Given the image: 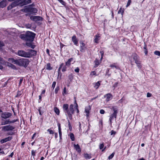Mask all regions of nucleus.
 I'll return each instance as SVG.
<instances>
[{
    "label": "nucleus",
    "mask_w": 160,
    "mask_h": 160,
    "mask_svg": "<svg viewBox=\"0 0 160 160\" xmlns=\"http://www.w3.org/2000/svg\"><path fill=\"white\" fill-rule=\"evenodd\" d=\"M56 84V82L54 81L53 82V83H52V86L51 87V88H52V89H54V88Z\"/></svg>",
    "instance_id": "58836bf2"
},
{
    "label": "nucleus",
    "mask_w": 160,
    "mask_h": 160,
    "mask_svg": "<svg viewBox=\"0 0 160 160\" xmlns=\"http://www.w3.org/2000/svg\"><path fill=\"white\" fill-rule=\"evenodd\" d=\"M8 4L7 0H3L0 2V8H3L5 7Z\"/></svg>",
    "instance_id": "4468645a"
},
{
    "label": "nucleus",
    "mask_w": 160,
    "mask_h": 160,
    "mask_svg": "<svg viewBox=\"0 0 160 160\" xmlns=\"http://www.w3.org/2000/svg\"><path fill=\"white\" fill-rule=\"evenodd\" d=\"M58 134L57 133H55V137L56 138L58 137Z\"/></svg>",
    "instance_id": "680f3d73"
},
{
    "label": "nucleus",
    "mask_w": 160,
    "mask_h": 160,
    "mask_svg": "<svg viewBox=\"0 0 160 160\" xmlns=\"http://www.w3.org/2000/svg\"><path fill=\"white\" fill-rule=\"evenodd\" d=\"M100 82L98 81L97 82L95 83V86H94V88H95L96 89H98L99 86L100 85Z\"/></svg>",
    "instance_id": "bb28decb"
},
{
    "label": "nucleus",
    "mask_w": 160,
    "mask_h": 160,
    "mask_svg": "<svg viewBox=\"0 0 160 160\" xmlns=\"http://www.w3.org/2000/svg\"><path fill=\"white\" fill-rule=\"evenodd\" d=\"M115 63H114L113 64H111L110 65V67L112 68H115L116 69H118L119 68V67L118 66H115Z\"/></svg>",
    "instance_id": "72a5a7b5"
},
{
    "label": "nucleus",
    "mask_w": 160,
    "mask_h": 160,
    "mask_svg": "<svg viewBox=\"0 0 160 160\" xmlns=\"http://www.w3.org/2000/svg\"><path fill=\"white\" fill-rule=\"evenodd\" d=\"M104 96L106 98V101L107 102L109 101L112 98V96L110 93L106 94Z\"/></svg>",
    "instance_id": "ddd939ff"
},
{
    "label": "nucleus",
    "mask_w": 160,
    "mask_h": 160,
    "mask_svg": "<svg viewBox=\"0 0 160 160\" xmlns=\"http://www.w3.org/2000/svg\"><path fill=\"white\" fill-rule=\"evenodd\" d=\"M46 68V69L49 70H51L52 69V68L51 66V64L50 63H48L47 64Z\"/></svg>",
    "instance_id": "b1692460"
},
{
    "label": "nucleus",
    "mask_w": 160,
    "mask_h": 160,
    "mask_svg": "<svg viewBox=\"0 0 160 160\" xmlns=\"http://www.w3.org/2000/svg\"><path fill=\"white\" fill-rule=\"evenodd\" d=\"M59 89V88L58 87H57L56 88L55 90V93L57 94L58 93Z\"/></svg>",
    "instance_id": "de8ad7c7"
},
{
    "label": "nucleus",
    "mask_w": 160,
    "mask_h": 160,
    "mask_svg": "<svg viewBox=\"0 0 160 160\" xmlns=\"http://www.w3.org/2000/svg\"><path fill=\"white\" fill-rule=\"evenodd\" d=\"M7 0L8 1V0ZM8 1L9 2L14 1L11 5L8 6L7 9L8 10L11 9L18 5L22 6L31 2V0H8Z\"/></svg>",
    "instance_id": "f257e3e1"
},
{
    "label": "nucleus",
    "mask_w": 160,
    "mask_h": 160,
    "mask_svg": "<svg viewBox=\"0 0 160 160\" xmlns=\"http://www.w3.org/2000/svg\"><path fill=\"white\" fill-rule=\"evenodd\" d=\"M29 64L28 59L22 58L17 60L16 64L19 66L26 67Z\"/></svg>",
    "instance_id": "39448f33"
},
{
    "label": "nucleus",
    "mask_w": 160,
    "mask_h": 160,
    "mask_svg": "<svg viewBox=\"0 0 160 160\" xmlns=\"http://www.w3.org/2000/svg\"><path fill=\"white\" fill-rule=\"evenodd\" d=\"M152 94L149 92H148L147 93V96L148 97H150L151 96Z\"/></svg>",
    "instance_id": "6e6d98bb"
},
{
    "label": "nucleus",
    "mask_w": 160,
    "mask_h": 160,
    "mask_svg": "<svg viewBox=\"0 0 160 160\" xmlns=\"http://www.w3.org/2000/svg\"><path fill=\"white\" fill-rule=\"evenodd\" d=\"M4 45V43L0 41V48L3 46Z\"/></svg>",
    "instance_id": "603ef678"
},
{
    "label": "nucleus",
    "mask_w": 160,
    "mask_h": 160,
    "mask_svg": "<svg viewBox=\"0 0 160 160\" xmlns=\"http://www.w3.org/2000/svg\"><path fill=\"white\" fill-rule=\"evenodd\" d=\"M91 109V107L90 105H88L85 107V112L86 113V115L87 117H88L89 115L90 110Z\"/></svg>",
    "instance_id": "f8f14e48"
},
{
    "label": "nucleus",
    "mask_w": 160,
    "mask_h": 160,
    "mask_svg": "<svg viewBox=\"0 0 160 160\" xmlns=\"http://www.w3.org/2000/svg\"><path fill=\"white\" fill-rule=\"evenodd\" d=\"M73 60V58H71L69 59L68 61L66 62V65L68 66H70L71 64V62Z\"/></svg>",
    "instance_id": "4be33fe9"
},
{
    "label": "nucleus",
    "mask_w": 160,
    "mask_h": 160,
    "mask_svg": "<svg viewBox=\"0 0 160 160\" xmlns=\"http://www.w3.org/2000/svg\"><path fill=\"white\" fill-rule=\"evenodd\" d=\"M72 39L74 44L78 46V40L75 35H74L72 37Z\"/></svg>",
    "instance_id": "dca6fc26"
},
{
    "label": "nucleus",
    "mask_w": 160,
    "mask_h": 160,
    "mask_svg": "<svg viewBox=\"0 0 160 160\" xmlns=\"http://www.w3.org/2000/svg\"><path fill=\"white\" fill-rule=\"evenodd\" d=\"M12 114L10 112H6L2 113L1 115V117L4 119H7L10 117Z\"/></svg>",
    "instance_id": "1a4fd4ad"
},
{
    "label": "nucleus",
    "mask_w": 160,
    "mask_h": 160,
    "mask_svg": "<svg viewBox=\"0 0 160 160\" xmlns=\"http://www.w3.org/2000/svg\"><path fill=\"white\" fill-rule=\"evenodd\" d=\"M84 157L86 159H90L91 158V156L88 154H85L84 155Z\"/></svg>",
    "instance_id": "f704fd0d"
},
{
    "label": "nucleus",
    "mask_w": 160,
    "mask_h": 160,
    "mask_svg": "<svg viewBox=\"0 0 160 160\" xmlns=\"http://www.w3.org/2000/svg\"><path fill=\"white\" fill-rule=\"evenodd\" d=\"M8 66H9V67H11V68H13V69L16 68L15 66L12 64L9 63L8 65Z\"/></svg>",
    "instance_id": "e433bc0d"
},
{
    "label": "nucleus",
    "mask_w": 160,
    "mask_h": 160,
    "mask_svg": "<svg viewBox=\"0 0 160 160\" xmlns=\"http://www.w3.org/2000/svg\"><path fill=\"white\" fill-rule=\"evenodd\" d=\"M68 77L70 81H72L73 78V75L72 73H70L69 74Z\"/></svg>",
    "instance_id": "a878e982"
},
{
    "label": "nucleus",
    "mask_w": 160,
    "mask_h": 160,
    "mask_svg": "<svg viewBox=\"0 0 160 160\" xmlns=\"http://www.w3.org/2000/svg\"><path fill=\"white\" fill-rule=\"evenodd\" d=\"M131 2V0H128L127 5H126V7H128L130 5Z\"/></svg>",
    "instance_id": "37998d69"
},
{
    "label": "nucleus",
    "mask_w": 160,
    "mask_h": 160,
    "mask_svg": "<svg viewBox=\"0 0 160 160\" xmlns=\"http://www.w3.org/2000/svg\"><path fill=\"white\" fill-rule=\"evenodd\" d=\"M12 137L9 136L6 138L2 139L0 140V142L2 144L7 141H9L12 139Z\"/></svg>",
    "instance_id": "2eb2a0df"
},
{
    "label": "nucleus",
    "mask_w": 160,
    "mask_h": 160,
    "mask_svg": "<svg viewBox=\"0 0 160 160\" xmlns=\"http://www.w3.org/2000/svg\"><path fill=\"white\" fill-rule=\"evenodd\" d=\"M136 64L137 65V66L138 68L140 69L142 67V65L141 64L140 61H139L137 63H136Z\"/></svg>",
    "instance_id": "7c9ffc66"
},
{
    "label": "nucleus",
    "mask_w": 160,
    "mask_h": 160,
    "mask_svg": "<svg viewBox=\"0 0 160 160\" xmlns=\"http://www.w3.org/2000/svg\"><path fill=\"white\" fill-rule=\"evenodd\" d=\"M35 35V33L28 31L25 34H21L19 37L23 40L32 42L34 40Z\"/></svg>",
    "instance_id": "20e7f679"
},
{
    "label": "nucleus",
    "mask_w": 160,
    "mask_h": 160,
    "mask_svg": "<svg viewBox=\"0 0 160 160\" xmlns=\"http://www.w3.org/2000/svg\"><path fill=\"white\" fill-rule=\"evenodd\" d=\"M132 56L133 59L135 61V63L140 61L138 59L139 57L136 54L134 53Z\"/></svg>",
    "instance_id": "f3484780"
},
{
    "label": "nucleus",
    "mask_w": 160,
    "mask_h": 160,
    "mask_svg": "<svg viewBox=\"0 0 160 160\" xmlns=\"http://www.w3.org/2000/svg\"><path fill=\"white\" fill-rule=\"evenodd\" d=\"M66 87H64V88L63 89V92L64 94H66Z\"/></svg>",
    "instance_id": "4d7b16f0"
},
{
    "label": "nucleus",
    "mask_w": 160,
    "mask_h": 160,
    "mask_svg": "<svg viewBox=\"0 0 160 160\" xmlns=\"http://www.w3.org/2000/svg\"><path fill=\"white\" fill-rule=\"evenodd\" d=\"M68 125L69 127H71V128H72V126L71 125L70 123V122L69 120H68Z\"/></svg>",
    "instance_id": "052dcab7"
},
{
    "label": "nucleus",
    "mask_w": 160,
    "mask_h": 160,
    "mask_svg": "<svg viewBox=\"0 0 160 160\" xmlns=\"http://www.w3.org/2000/svg\"><path fill=\"white\" fill-rule=\"evenodd\" d=\"M17 120L16 119V120H12V121H9V123H14L15 122H17Z\"/></svg>",
    "instance_id": "49530a36"
},
{
    "label": "nucleus",
    "mask_w": 160,
    "mask_h": 160,
    "mask_svg": "<svg viewBox=\"0 0 160 160\" xmlns=\"http://www.w3.org/2000/svg\"><path fill=\"white\" fill-rule=\"evenodd\" d=\"M69 105L68 104H64L63 106V110L66 115L68 116L69 119L71 120L72 119V115L73 114L74 105L71 104L68 108Z\"/></svg>",
    "instance_id": "f03ea898"
},
{
    "label": "nucleus",
    "mask_w": 160,
    "mask_h": 160,
    "mask_svg": "<svg viewBox=\"0 0 160 160\" xmlns=\"http://www.w3.org/2000/svg\"><path fill=\"white\" fill-rule=\"evenodd\" d=\"M13 154H14V153H13V152H12L11 154H10V155H9V156L11 157H12V156L13 155Z\"/></svg>",
    "instance_id": "338daca9"
},
{
    "label": "nucleus",
    "mask_w": 160,
    "mask_h": 160,
    "mask_svg": "<svg viewBox=\"0 0 160 160\" xmlns=\"http://www.w3.org/2000/svg\"><path fill=\"white\" fill-rule=\"evenodd\" d=\"M143 48H144V50H147V47L145 43H144V47Z\"/></svg>",
    "instance_id": "0e129e2a"
},
{
    "label": "nucleus",
    "mask_w": 160,
    "mask_h": 160,
    "mask_svg": "<svg viewBox=\"0 0 160 160\" xmlns=\"http://www.w3.org/2000/svg\"><path fill=\"white\" fill-rule=\"evenodd\" d=\"M54 111L58 115L59 114L60 111L59 109L55 107L54 108Z\"/></svg>",
    "instance_id": "cd10ccee"
},
{
    "label": "nucleus",
    "mask_w": 160,
    "mask_h": 160,
    "mask_svg": "<svg viewBox=\"0 0 160 160\" xmlns=\"http://www.w3.org/2000/svg\"><path fill=\"white\" fill-rule=\"evenodd\" d=\"M100 34H97L95 36L94 39V42L96 43H98V41L100 40Z\"/></svg>",
    "instance_id": "6ab92c4d"
},
{
    "label": "nucleus",
    "mask_w": 160,
    "mask_h": 160,
    "mask_svg": "<svg viewBox=\"0 0 160 160\" xmlns=\"http://www.w3.org/2000/svg\"><path fill=\"white\" fill-rule=\"evenodd\" d=\"M70 138H71V140L72 141H74L75 140L74 136V135L73 133H70Z\"/></svg>",
    "instance_id": "c85d7f7f"
},
{
    "label": "nucleus",
    "mask_w": 160,
    "mask_h": 160,
    "mask_svg": "<svg viewBox=\"0 0 160 160\" xmlns=\"http://www.w3.org/2000/svg\"><path fill=\"white\" fill-rule=\"evenodd\" d=\"M78 104H76V105L75 106V108L76 109H77V108H78Z\"/></svg>",
    "instance_id": "774afa93"
},
{
    "label": "nucleus",
    "mask_w": 160,
    "mask_h": 160,
    "mask_svg": "<svg viewBox=\"0 0 160 160\" xmlns=\"http://www.w3.org/2000/svg\"><path fill=\"white\" fill-rule=\"evenodd\" d=\"M104 146V144L103 143L100 144L99 145V146L100 149H102L103 148Z\"/></svg>",
    "instance_id": "a19ab883"
},
{
    "label": "nucleus",
    "mask_w": 160,
    "mask_h": 160,
    "mask_svg": "<svg viewBox=\"0 0 160 160\" xmlns=\"http://www.w3.org/2000/svg\"><path fill=\"white\" fill-rule=\"evenodd\" d=\"M37 9L34 8H32L30 6L27 7L24 9V11L26 13H36L37 12Z\"/></svg>",
    "instance_id": "0eeeda50"
},
{
    "label": "nucleus",
    "mask_w": 160,
    "mask_h": 160,
    "mask_svg": "<svg viewBox=\"0 0 160 160\" xmlns=\"http://www.w3.org/2000/svg\"><path fill=\"white\" fill-rule=\"evenodd\" d=\"M37 54V52L32 49L29 50L28 52L23 50H19L17 54L22 57L29 58L35 56Z\"/></svg>",
    "instance_id": "7ed1b4c3"
},
{
    "label": "nucleus",
    "mask_w": 160,
    "mask_h": 160,
    "mask_svg": "<svg viewBox=\"0 0 160 160\" xmlns=\"http://www.w3.org/2000/svg\"><path fill=\"white\" fill-rule=\"evenodd\" d=\"M22 91H18L17 93L16 97H18L20 96L22 93Z\"/></svg>",
    "instance_id": "4c0bfd02"
},
{
    "label": "nucleus",
    "mask_w": 160,
    "mask_h": 160,
    "mask_svg": "<svg viewBox=\"0 0 160 160\" xmlns=\"http://www.w3.org/2000/svg\"><path fill=\"white\" fill-rule=\"evenodd\" d=\"M66 65H64L63 63H62L60 65L58 68V73L59 75V73H60V70L62 68V71L63 72H65L67 70V67L66 66Z\"/></svg>",
    "instance_id": "9b49d317"
},
{
    "label": "nucleus",
    "mask_w": 160,
    "mask_h": 160,
    "mask_svg": "<svg viewBox=\"0 0 160 160\" xmlns=\"http://www.w3.org/2000/svg\"><path fill=\"white\" fill-rule=\"evenodd\" d=\"M80 51L82 52H85L86 47L85 46V44L83 42H82L80 43Z\"/></svg>",
    "instance_id": "a211bd4d"
},
{
    "label": "nucleus",
    "mask_w": 160,
    "mask_h": 160,
    "mask_svg": "<svg viewBox=\"0 0 160 160\" xmlns=\"http://www.w3.org/2000/svg\"><path fill=\"white\" fill-rule=\"evenodd\" d=\"M112 109L113 111V113L110 115L109 118V121L111 124L112 123V120L113 119V118H116L117 113H118V109L117 108L113 107Z\"/></svg>",
    "instance_id": "423d86ee"
},
{
    "label": "nucleus",
    "mask_w": 160,
    "mask_h": 160,
    "mask_svg": "<svg viewBox=\"0 0 160 160\" xmlns=\"http://www.w3.org/2000/svg\"><path fill=\"white\" fill-rule=\"evenodd\" d=\"M100 113L101 114H104L105 113V111L103 109H101L100 110Z\"/></svg>",
    "instance_id": "3c124183"
},
{
    "label": "nucleus",
    "mask_w": 160,
    "mask_h": 160,
    "mask_svg": "<svg viewBox=\"0 0 160 160\" xmlns=\"http://www.w3.org/2000/svg\"><path fill=\"white\" fill-rule=\"evenodd\" d=\"M75 72H79V69L78 67L75 70Z\"/></svg>",
    "instance_id": "8fccbe9b"
},
{
    "label": "nucleus",
    "mask_w": 160,
    "mask_h": 160,
    "mask_svg": "<svg viewBox=\"0 0 160 160\" xmlns=\"http://www.w3.org/2000/svg\"><path fill=\"white\" fill-rule=\"evenodd\" d=\"M115 154V152H113L111 155L109 156L108 158V159L109 160L112 159L114 157Z\"/></svg>",
    "instance_id": "c756f323"
},
{
    "label": "nucleus",
    "mask_w": 160,
    "mask_h": 160,
    "mask_svg": "<svg viewBox=\"0 0 160 160\" xmlns=\"http://www.w3.org/2000/svg\"><path fill=\"white\" fill-rule=\"evenodd\" d=\"M154 54L157 56H160V52L158 51H155L154 52Z\"/></svg>",
    "instance_id": "c9c22d12"
},
{
    "label": "nucleus",
    "mask_w": 160,
    "mask_h": 160,
    "mask_svg": "<svg viewBox=\"0 0 160 160\" xmlns=\"http://www.w3.org/2000/svg\"><path fill=\"white\" fill-rule=\"evenodd\" d=\"M36 135V133H34L33 134V135L32 136V139H34V138Z\"/></svg>",
    "instance_id": "e2e57ef3"
},
{
    "label": "nucleus",
    "mask_w": 160,
    "mask_h": 160,
    "mask_svg": "<svg viewBox=\"0 0 160 160\" xmlns=\"http://www.w3.org/2000/svg\"><path fill=\"white\" fill-rule=\"evenodd\" d=\"M111 135H114L116 133V132L115 131H114L113 130H112L111 132Z\"/></svg>",
    "instance_id": "a18cd8bd"
},
{
    "label": "nucleus",
    "mask_w": 160,
    "mask_h": 160,
    "mask_svg": "<svg viewBox=\"0 0 160 160\" xmlns=\"http://www.w3.org/2000/svg\"><path fill=\"white\" fill-rule=\"evenodd\" d=\"M74 147L76 151L80 153L81 152V149L78 144H77L76 145L74 144Z\"/></svg>",
    "instance_id": "aec40b11"
},
{
    "label": "nucleus",
    "mask_w": 160,
    "mask_h": 160,
    "mask_svg": "<svg viewBox=\"0 0 160 160\" xmlns=\"http://www.w3.org/2000/svg\"><path fill=\"white\" fill-rule=\"evenodd\" d=\"M47 131L49 132V133L50 134L53 135L54 133V131L51 130L50 129H48L47 130Z\"/></svg>",
    "instance_id": "2f4dec72"
},
{
    "label": "nucleus",
    "mask_w": 160,
    "mask_h": 160,
    "mask_svg": "<svg viewBox=\"0 0 160 160\" xmlns=\"http://www.w3.org/2000/svg\"><path fill=\"white\" fill-rule=\"evenodd\" d=\"M32 44L30 42H27L26 43V45L29 47H31V46L32 45Z\"/></svg>",
    "instance_id": "c03bdc74"
},
{
    "label": "nucleus",
    "mask_w": 160,
    "mask_h": 160,
    "mask_svg": "<svg viewBox=\"0 0 160 160\" xmlns=\"http://www.w3.org/2000/svg\"><path fill=\"white\" fill-rule=\"evenodd\" d=\"M60 3L64 6L66 5V3L62 0H58Z\"/></svg>",
    "instance_id": "473e14b6"
},
{
    "label": "nucleus",
    "mask_w": 160,
    "mask_h": 160,
    "mask_svg": "<svg viewBox=\"0 0 160 160\" xmlns=\"http://www.w3.org/2000/svg\"><path fill=\"white\" fill-rule=\"evenodd\" d=\"M58 132H59V137L60 138H61V137H62V131H61V126H60V124L59 123H58Z\"/></svg>",
    "instance_id": "412c9836"
},
{
    "label": "nucleus",
    "mask_w": 160,
    "mask_h": 160,
    "mask_svg": "<svg viewBox=\"0 0 160 160\" xmlns=\"http://www.w3.org/2000/svg\"><path fill=\"white\" fill-rule=\"evenodd\" d=\"M23 81V78H20L19 81V85L20 86L22 82Z\"/></svg>",
    "instance_id": "864d4df0"
},
{
    "label": "nucleus",
    "mask_w": 160,
    "mask_h": 160,
    "mask_svg": "<svg viewBox=\"0 0 160 160\" xmlns=\"http://www.w3.org/2000/svg\"><path fill=\"white\" fill-rule=\"evenodd\" d=\"M5 122V125H6V124H10L9 123V120H6L5 122Z\"/></svg>",
    "instance_id": "5fc2aeb1"
},
{
    "label": "nucleus",
    "mask_w": 160,
    "mask_h": 160,
    "mask_svg": "<svg viewBox=\"0 0 160 160\" xmlns=\"http://www.w3.org/2000/svg\"><path fill=\"white\" fill-rule=\"evenodd\" d=\"M96 74V72L95 71H92L91 72L90 75L91 76V77H92L93 76L95 75Z\"/></svg>",
    "instance_id": "ea45409f"
},
{
    "label": "nucleus",
    "mask_w": 160,
    "mask_h": 160,
    "mask_svg": "<svg viewBox=\"0 0 160 160\" xmlns=\"http://www.w3.org/2000/svg\"><path fill=\"white\" fill-rule=\"evenodd\" d=\"M8 61L16 64L17 60L14 59L13 58H9L8 59Z\"/></svg>",
    "instance_id": "5701e85b"
},
{
    "label": "nucleus",
    "mask_w": 160,
    "mask_h": 160,
    "mask_svg": "<svg viewBox=\"0 0 160 160\" xmlns=\"http://www.w3.org/2000/svg\"><path fill=\"white\" fill-rule=\"evenodd\" d=\"M123 11L122 10L121 8H120V9L118 10V13L119 14L121 13L122 15L123 14Z\"/></svg>",
    "instance_id": "79ce46f5"
},
{
    "label": "nucleus",
    "mask_w": 160,
    "mask_h": 160,
    "mask_svg": "<svg viewBox=\"0 0 160 160\" xmlns=\"http://www.w3.org/2000/svg\"><path fill=\"white\" fill-rule=\"evenodd\" d=\"M144 52L145 54V55H147V53H148V51H147V50H144Z\"/></svg>",
    "instance_id": "bf43d9fd"
},
{
    "label": "nucleus",
    "mask_w": 160,
    "mask_h": 160,
    "mask_svg": "<svg viewBox=\"0 0 160 160\" xmlns=\"http://www.w3.org/2000/svg\"><path fill=\"white\" fill-rule=\"evenodd\" d=\"M118 84V82L115 83H114V85H113V87H114V88H115L116 87H117Z\"/></svg>",
    "instance_id": "13d9d810"
},
{
    "label": "nucleus",
    "mask_w": 160,
    "mask_h": 160,
    "mask_svg": "<svg viewBox=\"0 0 160 160\" xmlns=\"http://www.w3.org/2000/svg\"><path fill=\"white\" fill-rule=\"evenodd\" d=\"M30 19L36 22L42 21V17L38 16H32L30 17Z\"/></svg>",
    "instance_id": "9d476101"
},
{
    "label": "nucleus",
    "mask_w": 160,
    "mask_h": 160,
    "mask_svg": "<svg viewBox=\"0 0 160 160\" xmlns=\"http://www.w3.org/2000/svg\"><path fill=\"white\" fill-rule=\"evenodd\" d=\"M31 152H32V155L33 156H35L36 152L35 151H34L33 150H32V151Z\"/></svg>",
    "instance_id": "09e8293b"
},
{
    "label": "nucleus",
    "mask_w": 160,
    "mask_h": 160,
    "mask_svg": "<svg viewBox=\"0 0 160 160\" xmlns=\"http://www.w3.org/2000/svg\"><path fill=\"white\" fill-rule=\"evenodd\" d=\"M2 130L4 132L12 131L15 129V127L11 125L3 126L2 127Z\"/></svg>",
    "instance_id": "6e6552de"
},
{
    "label": "nucleus",
    "mask_w": 160,
    "mask_h": 160,
    "mask_svg": "<svg viewBox=\"0 0 160 160\" xmlns=\"http://www.w3.org/2000/svg\"><path fill=\"white\" fill-rule=\"evenodd\" d=\"M35 45H33L32 44L30 47L32 49H34L35 48Z\"/></svg>",
    "instance_id": "69168bd1"
},
{
    "label": "nucleus",
    "mask_w": 160,
    "mask_h": 160,
    "mask_svg": "<svg viewBox=\"0 0 160 160\" xmlns=\"http://www.w3.org/2000/svg\"><path fill=\"white\" fill-rule=\"evenodd\" d=\"M94 62L95 63V68L97 67L100 63L99 60L97 59H96Z\"/></svg>",
    "instance_id": "393cba45"
}]
</instances>
